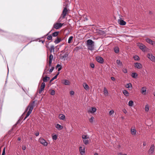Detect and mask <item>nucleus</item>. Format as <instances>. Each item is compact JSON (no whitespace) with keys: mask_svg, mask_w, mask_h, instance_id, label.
Returning a JSON list of instances; mask_svg holds the SVG:
<instances>
[{"mask_svg":"<svg viewBox=\"0 0 155 155\" xmlns=\"http://www.w3.org/2000/svg\"><path fill=\"white\" fill-rule=\"evenodd\" d=\"M35 101H33L32 102L30 103L28 106L27 109L25 110V112L28 110L24 119V120H25L31 113L33 109L34 108V106H35Z\"/></svg>","mask_w":155,"mask_h":155,"instance_id":"f257e3e1","label":"nucleus"},{"mask_svg":"<svg viewBox=\"0 0 155 155\" xmlns=\"http://www.w3.org/2000/svg\"><path fill=\"white\" fill-rule=\"evenodd\" d=\"M87 46L88 50L93 51L94 49V42L91 39H88L87 41Z\"/></svg>","mask_w":155,"mask_h":155,"instance_id":"f03ea898","label":"nucleus"},{"mask_svg":"<svg viewBox=\"0 0 155 155\" xmlns=\"http://www.w3.org/2000/svg\"><path fill=\"white\" fill-rule=\"evenodd\" d=\"M68 11V10L66 8H64L62 11L61 17L58 20V21L59 22H61L62 19L65 18Z\"/></svg>","mask_w":155,"mask_h":155,"instance_id":"7ed1b4c3","label":"nucleus"},{"mask_svg":"<svg viewBox=\"0 0 155 155\" xmlns=\"http://www.w3.org/2000/svg\"><path fill=\"white\" fill-rule=\"evenodd\" d=\"M63 23L56 22L54 24L53 28H55L56 29H58L62 27L63 25Z\"/></svg>","mask_w":155,"mask_h":155,"instance_id":"20e7f679","label":"nucleus"},{"mask_svg":"<svg viewBox=\"0 0 155 155\" xmlns=\"http://www.w3.org/2000/svg\"><path fill=\"white\" fill-rule=\"evenodd\" d=\"M38 141L41 144L45 146H47L48 145V142L42 138H40L38 140Z\"/></svg>","mask_w":155,"mask_h":155,"instance_id":"39448f33","label":"nucleus"},{"mask_svg":"<svg viewBox=\"0 0 155 155\" xmlns=\"http://www.w3.org/2000/svg\"><path fill=\"white\" fill-rule=\"evenodd\" d=\"M154 144H152L148 151V153L149 155H152L153 154L154 151Z\"/></svg>","mask_w":155,"mask_h":155,"instance_id":"423d86ee","label":"nucleus"},{"mask_svg":"<svg viewBox=\"0 0 155 155\" xmlns=\"http://www.w3.org/2000/svg\"><path fill=\"white\" fill-rule=\"evenodd\" d=\"M147 57L152 61L155 62V57L152 54H148Z\"/></svg>","mask_w":155,"mask_h":155,"instance_id":"0eeeda50","label":"nucleus"},{"mask_svg":"<svg viewBox=\"0 0 155 155\" xmlns=\"http://www.w3.org/2000/svg\"><path fill=\"white\" fill-rule=\"evenodd\" d=\"M96 61L101 64H102L104 62L103 58L101 57L98 56L96 57Z\"/></svg>","mask_w":155,"mask_h":155,"instance_id":"6e6552de","label":"nucleus"},{"mask_svg":"<svg viewBox=\"0 0 155 155\" xmlns=\"http://www.w3.org/2000/svg\"><path fill=\"white\" fill-rule=\"evenodd\" d=\"M134 67L138 69H140L142 68V65L140 63H136L134 64Z\"/></svg>","mask_w":155,"mask_h":155,"instance_id":"1a4fd4ad","label":"nucleus"},{"mask_svg":"<svg viewBox=\"0 0 155 155\" xmlns=\"http://www.w3.org/2000/svg\"><path fill=\"white\" fill-rule=\"evenodd\" d=\"M45 87V84L44 82H43L42 84L41 87V88L40 90L39 91V93L40 94H41L42 91L44 90Z\"/></svg>","mask_w":155,"mask_h":155,"instance_id":"9d476101","label":"nucleus"},{"mask_svg":"<svg viewBox=\"0 0 155 155\" xmlns=\"http://www.w3.org/2000/svg\"><path fill=\"white\" fill-rule=\"evenodd\" d=\"M96 111V109L95 107H92L89 109V110H88V113H93L95 112Z\"/></svg>","mask_w":155,"mask_h":155,"instance_id":"9b49d317","label":"nucleus"},{"mask_svg":"<svg viewBox=\"0 0 155 155\" xmlns=\"http://www.w3.org/2000/svg\"><path fill=\"white\" fill-rule=\"evenodd\" d=\"M61 83L65 85H69L70 84L69 81L66 79L62 80Z\"/></svg>","mask_w":155,"mask_h":155,"instance_id":"f8f14e48","label":"nucleus"},{"mask_svg":"<svg viewBox=\"0 0 155 155\" xmlns=\"http://www.w3.org/2000/svg\"><path fill=\"white\" fill-rule=\"evenodd\" d=\"M68 56V54L67 53H66L65 54H64L63 55H61V59L62 60H65L66 59H67V58Z\"/></svg>","mask_w":155,"mask_h":155,"instance_id":"ddd939ff","label":"nucleus"},{"mask_svg":"<svg viewBox=\"0 0 155 155\" xmlns=\"http://www.w3.org/2000/svg\"><path fill=\"white\" fill-rule=\"evenodd\" d=\"M146 41L147 43H148L152 45H154L155 44V43L154 41H153L150 39L148 38H146Z\"/></svg>","mask_w":155,"mask_h":155,"instance_id":"4468645a","label":"nucleus"},{"mask_svg":"<svg viewBox=\"0 0 155 155\" xmlns=\"http://www.w3.org/2000/svg\"><path fill=\"white\" fill-rule=\"evenodd\" d=\"M79 151L81 155H84L85 153L84 148H83L82 147H80L79 148Z\"/></svg>","mask_w":155,"mask_h":155,"instance_id":"2eb2a0df","label":"nucleus"},{"mask_svg":"<svg viewBox=\"0 0 155 155\" xmlns=\"http://www.w3.org/2000/svg\"><path fill=\"white\" fill-rule=\"evenodd\" d=\"M119 23L121 25H124L126 24V22L124 20L121 19H119L118 20Z\"/></svg>","mask_w":155,"mask_h":155,"instance_id":"dca6fc26","label":"nucleus"},{"mask_svg":"<svg viewBox=\"0 0 155 155\" xmlns=\"http://www.w3.org/2000/svg\"><path fill=\"white\" fill-rule=\"evenodd\" d=\"M53 58V56L52 54H51L49 57V66H51L52 63V60Z\"/></svg>","mask_w":155,"mask_h":155,"instance_id":"f3484780","label":"nucleus"},{"mask_svg":"<svg viewBox=\"0 0 155 155\" xmlns=\"http://www.w3.org/2000/svg\"><path fill=\"white\" fill-rule=\"evenodd\" d=\"M146 88L145 87H143L141 89V92L142 94L144 95L146 94Z\"/></svg>","mask_w":155,"mask_h":155,"instance_id":"a211bd4d","label":"nucleus"},{"mask_svg":"<svg viewBox=\"0 0 155 155\" xmlns=\"http://www.w3.org/2000/svg\"><path fill=\"white\" fill-rule=\"evenodd\" d=\"M139 47L140 49L142 50L143 51H144L146 46L142 44H140Z\"/></svg>","mask_w":155,"mask_h":155,"instance_id":"6ab92c4d","label":"nucleus"},{"mask_svg":"<svg viewBox=\"0 0 155 155\" xmlns=\"http://www.w3.org/2000/svg\"><path fill=\"white\" fill-rule=\"evenodd\" d=\"M58 117L60 120H65V117L64 115L62 114H60L59 115Z\"/></svg>","mask_w":155,"mask_h":155,"instance_id":"aec40b11","label":"nucleus"},{"mask_svg":"<svg viewBox=\"0 0 155 155\" xmlns=\"http://www.w3.org/2000/svg\"><path fill=\"white\" fill-rule=\"evenodd\" d=\"M130 132L131 134L133 135H136V131L135 129H132V128L130 130Z\"/></svg>","mask_w":155,"mask_h":155,"instance_id":"412c9836","label":"nucleus"},{"mask_svg":"<svg viewBox=\"0 0 155 155\" xmlns=\"http://www.w3.org/2000/svg\"><path fill=\"white\" fill-rule=\"evenodd\" d=\"M103 92L104 93V94L105 96H107L108 94V92L107 88L104 87V88Z\"/></svg>","mask_w":155,"mask_h":155,"instance_id":"4be33fe9","label":"nucleus"},{"mask_svg":"<svg viewBox=\"0 0 155 155\" xmlns=\"http://www.w3.org/2000/svg\"><path fill=\"white\" fill-rule=\"evenodd\" d=\"M123 94L127 97H128L129 96V93L128 91L126 90H123Z\"/></svg>","mask_w":155,"mask_h":155,"instance_id":"5701e85b","label":"nucleus"},{"mask_svg":"<svg viewBox=\"0 0 155 155\" xmlns=\"http://www.w3.org/2000/svg\"><path fill=\"white\" fill-rule=\"evenodd\" d=\"M83 87L86 90H88L89 89V87L88 85L86 83H84L83 84Z\"/></svg>","mask_w":155,"mask_h":155,"instance_id":"b1692460","label":"nucleus"},{"mask_svg":"<svg viewBox=\"0 0 155 155\" xmlns=\"http://www.w3.org/2000/svg\"><path fill=\"white\" fill-rule=\"evenodd\" d=\"M50 78L49 77H48L47 76H45V77L43 78V82H46L48 81L49 79Z\"/></svg>","mask_w":155,"mask_h":155,"instance_id":"393cba45","label":"nucleus"},{"mask_svg":"<svg viewBox=\"0 0 155 155\" xmlns=\"http://www.w3.org/2000/svg\"><path fill=\"white\" fill-rule=\"evenodd\" d=\"M56 127L58 130H61L62 129L63 127L59 124H57L55 126Z\"/></svg>","mask_w":155,"mask_h":155,"instance_id":"a878e982","label":"nucleus"},{"mask_svg":"<svg viewBox=\"0 0 155 155\" xmlns=\"http://www.w3.org/2000/svg\"><path fill=\"white\" fill-rule=\"evenodd\" d=\"M61 39L58 38H57V39L55 40L54 42L56 44H57L59 43L61 41Z\"/></svg>","mask_w":155,"mask_h":155,"instance_id":"bb28decb","label":"nucleus"},{"mask_svg":"<svg viewBox=\"0 0 155 155\" xmlns=\"http://www.w3.org/2000/svg\"><path fill=\"white\" fill-rule=\"evenodd\" d=\"M114 51L115 53H117L119 52V48L117 47H115L114 48Z\"/></svg>","mask_w":155,"mask_h":155,"instance_id":"cd10ccee","label":"nucleus"},{"mask_svg":"<svg viewBox=\"0 0 155 155\" xmlns=\"http://www.w3.org/2000/svg\"><path fill=\"white\" fill-rule=\"evenodd\" d=\"M73 37L72 36H70L68 40V44H70L71 43L72 41L73 40Z\"/></svg>","mask_w":155,"mask_h":155,"instance_id":"c85d7f7f","label":"nucleus"},{"mask_svg":"<svg viewBox=\"0 0 155 155\" xmlns=\"http://www.w3.org/2000/svg\"><path fill=\"white\" fill-rule=\"evenodd\" d=\"M137 76V74L136 73H133L131 74V76L134 78H136Z\"/></svg>","mask_w":155,"mask_h":155,"instance_id":"c756f323","label":"nucleus"},{"mask_svg":"<svg viewBox=\"0 0 155 155\" xmlns=\"http://www.w3.org/2000/svg\"><path fill=\"white\" fill-rule=\"evenodd\" d=\"M117 63L119 66H122V64L121 62L119 60H117Z\"/></svg>","mask_w":155,"mask_h":155,"instance_id":"7c9ffc66","label":"nucleus"},{"mask_svg":"<svg viewBox=\"0 0 155 155\" xmlns=\"http://www.w3.org/2000/svg\"><path fill=\"white\" fill-rule=\"evenodd\" d=\"M83 140V141L84 143L85 144H87L89 143V141L88 140V138L84 139V140Z\"/></svg>","mask_w":155,"mask_h":155,"instance_id":"2f4dec72","label":"nucleus"},{"mask_svg":"<svg viewBox=\"0 0 155 155\" xmlns=\"http://www.w3.org/2000/svg\"><path fill=\"white\" fill-rule=\"evenodd\" d=\"M59 33V31H55L52 34V36L54 37H56L58 35Z\"/></svg>","mask_w":155,"mask_h":155,"instance_id":"473e14b6","label":"nucleus"},{"mask_svg":"<svg viewBox=\"0 0 155 155\" xmlns=\"http://www.w3.org/2000/svg\"><path fill=\"white\" fill-rule=\"evenodd\" d=\"M149 106L148 104H147L145 107V110L146 111H148L149 110Z\"/></svg>","mask_w":155,"mask_h":155,"instance_id":"72a5a7b5","label":"nucleus"},{"mask_svg":"<svg viewBox=\"0 0 155 155\" xmlns=\"http://www.w3.org/2000/svg\"><path fill=\"white\" fill-rule=\"evenodd\" d=\"M134 102L132 101H129L128 103V105L130 106H132L133 105Z\"/></svg>","mask_w":155,"mask_h":155,"instance_id":"f704fd0d","label":"nucleus"},{"mask_svg":"<svg viewBox=\"0 0 155 155\" xmlns=\"http://www.w3.org/2000/svg\"><path fill=\"white\" fill-rule=\"evenodd\" d=\"M54 46L53 45H52L51 47V48L50 49V52H52V51L53 52L54 51Z\"/></svg>","mask_w":155,"mask_h":155,"instance_id":"c9c22d12","label":"nucleus"},{"mask_svg":"<svg viewBox=\"0 0 155 155\" xmlns=\"http://www.w3.org/2000/svg\"><path fill=\"white\" fill-rule=\"evenodd\" d=\"M134 60L138 61L139 59V57L137 55H135L134 57Z\"/></svg>","mask_w":155,"mask_h":155,"instance_id":"e433bc0d","label":"nucleus"},{"mask_svg":"<svg viewBox=\"0 0 155 155\" xmlns=\"http://www.w3.org/2000/svg\"><path fill=\"white\" fill-rule=\"evenodd\" d=\"M126 87L127 88L132 87V84L130 83L126 85Z\"/></svg>","mask_w":155,"mask_h":155,"instance_id":"4c0bfd02","label":"nucleus"},{"mask_svg":"<svg viewBox=\"0 0 155 155\" xmlns=\"http://www.w3.org/2000/svg\"><path fill=\"white\" fill-rule=\"evenodd\" d=\"M88 138V137H87V135H83L82 136V138L83 139V140H84V139H86Z\"/></svg>","mask_w":155,"mask_h":155,"instance_id":"58836bf2","label":"nucleus"},{"mask_svg":"<svg viewBox=\"0 0 155 155\" xmlns=\"http://www.w3.org/2000/svg\"><path fill=\"white\" fill-rule=\"evenodd\" d=\"M57 136L56 135H53L52 137V138L53 140H55L57 139Z\"/></svg>","mask_w":155,"mask_h":155,"instance_id":"ea45409f","label":"nucleus"},{"mask_svg":"<svg viewBox=\"0 0 155 155\" xmlns=\"http://www.w3.org/2000/svg\"><path fill=\"white\" fill-rule=\"evenodd\" d=\"M5 147L3 150L2 151V155H5Z\"/></svg>","mask_w":155,"mask_h":155,"instance_id":"a19ab883","label":"nucleus"},{"mask_svg":"<svg viewBox=\"0 0 155 155\" xmlns=\"http://www.w3.org/2000/svg\"><path fill=\"white\" fill-rule=\"evenodd\" d=\"M52 38V37L51 35H50L47 37V39L48 40H50Z\"/></svg>","mask_w":155,"mask_h":155,"instance_id":"79ce46f5","label":"nucleus"},{"mask_svg":"<svg viewBox=\"0 0 155 155\" xmlns=\"http://www.w3.org/2000/svg\"><path fill=\"white\" fill-rule=\"evenodd\" d=\"M50 94L51 95H54L55 94L54 91V90H52Z\"/></svg>","mask_w":155,"mask_h":155,"instance_id":"37998d69","label":"nucleus"},{"mask_svg":"<svg viewBox=\"0 0 155 155\" xmlns=\"http://www.w3.org/2000/svg\"><path fill=\"white\" fill-rule=\"evenodd\" d=\"M122 71L125 73H127V70L126 68L123 69Z\"/></svg>","mask_w":155,"mask_h":155,"instance_id":"c03bdc74","label":"nucleus"},{"mask_svg":"<svg viewBox=\"0 0 155 155\" xmlns=\"http://www.w3.org/2000/svg\"><path fill=\"white\" fill-rule=\"evenodd\" d=\"M114 112L113 110H111L109 112V114L111 115L114 114Z\"/></svg>","mask_w":155,"mask_h":155,"instance_id":"a18cd8bd","label":"nucleus"},{"mask_svg":"<svg viewBox=\"0 0 155 155\" xmlns=\"http://www.w3.org/2000/svg\"><path fill=\"white\" fill-rule=\"evenodd\" d=\"M94 118L93 117H91L90 119H89L90 122H91V123L93 122V120H94Z\"/></svg>","mask_w":155,"mask_h":155,"instance_id":"49530a36","label":"nucleus"},{"mask_svg":"<svg viewBox=\"0 0 155 155\" xmlns=\"http://www.w3.org/2000/svg\"><path fill=\"white\" fill-rule=\"evenodd\" d=\"M57 78V76H54V77H53L50 81V82H51L53 81L55 79H56Z\"/></svg>","mask_w":155,"mask_h":155,"instance_id":"de8ad7c7","label":"nucleus"},{"mask_svg":"<svg viewBox=\"0 0 155 155\" xmlns=\"http://www.w3.org/2000/svg\"><path fill=\"white\" fill-rule=\"evenodd\" d=\"M54 67H52L50 69V70H49V72L50 73H51V72L53 71L54 70Z\"/></svg>","mask_w":155,"mask_h":155,"instance_id":"09e8293b","label":"nucleus"},{"mask_svg":"<svg viewBox=\"0 0 155 155\" xmlns=\"http://www.w3.org/2000/svg\"><path fill=\"white\" fill-rule=\"evenodd\" d=\"M70 93L71 95H73L74 94V92L73 91H71Z\"/></svg>","mask_w":155,"mask_h":155,"instance_id":"8fccbe9b","label":"nucleus"},{"mask_svg":"<svg viewBox=\"0 0 155 155\" xmlns=\"http://www.w3.org/2000/svg\"><path fill=\"white\" fill-rule=\"evenodd\" d=\"M91 67L92 68H94V65L93 64H91Z\"/></svg>","mask_w":155,"mask_h":155,"instance_id":"3c124183","label":"nucleus"},{"mask_svg":"<svg viewBox=\"0 0 155 155\" xmlns=\"http://www.w3.org/2000/svg\"><path fill=\"white\" fill-rule=\"evenodd\" d=\"M22 149L23 150H25L26 149V147L25 146H23L22 147Z\"/></svg>","mask_w":155,"mask_h":155,"instance_id":"603ef678","label":"nucleus"},{"mask_svg":"<svg viewBox=\"0 0 155 155\" xmlns=\"http://www.w3.org/2000/svg\"><path fill=\"white\" fill-rule=\"evenodd\" d=\"M60 67H61V65L60 64H58L56 65V68H59Z\"/></svg>","mask_w":155,"mask_h":155,"instance_id":"864d4df0","label":"nucleus"},{"mask_svg":"<svg viewBox=\"0 0 155 155\" xmlns=\"http://www.w3.org/2000/svg\"><path fill=\"white\" fill-rule=\"evenodd\" d=\"M111 79L112 81H114L115 80V78L114 77H111Z\"/></svg>","mask_w":155,"mask_h":155,"instance_id":"5fc2aeb1","label":"nucleus"},{"mask_svg":"<svg viewBox=\"0 0 155 155\" xmlns=\"http://www.w3.org/2000/svg\"><path fill=\"white\" fill-rule=\"evenodd\" d=\"M146 145V143L145 142H143V145L144 146H145Z\"/></svg>","mask_w":155,"mask_h":155,"instance_id":"6e6d98bb","label":"nucleus"},{"mask_svg":"<svg viewBox=\"0 0 155 155\" xmlns=\"http://www.w3.org/2000/svg\"><path fill=\"white\" fill-rule=\"evenodd\" d=\"M39 135V132H37V133H36L35 134V135L36 136H38Z\"/></svg>","mask_w":155,"mask_h":155,"instance_id":"4d7b16f0","label":"nucleus"},{"mask_svg":"<svg viewBox=\"0 0 155 155\" xmlns=\"http://www.w3.org/2000/svg\"><path fill=\"white\" fill-rule=\"evenodd\" d=\"M61 67H60L58 69V71H59L61 70Z\"/></svg>","mask_w":155,"mask_h":155,"instance_id":"13d9d810","label":"nucleus"},{"mask_svg":"<svg viewBox=\"0 0 155 155\" xmlns=\"http://www.w3.org/2000/svg\"><path fill=\"white\" fill-rule=\"evenodd\" d=\"M99 32H100V33H101V32H102L103 33H102L103 34H104V31H99Z\"/></svg>","mask_w":155,"mask_h":155,"instance_id":"bf43d9fd","label":"nucleus"},{"mask_svg":"<svg viewBox=\"0 0 155 155\" xmlns=\"http://www.w3.org/2000/svg\"><path fill=\"white\" fill-rule=\"evenodd\" d=\"M60 73V72H58L57 74L56 75H55V76H56L57 77V76L59 75V74Z\"/></svg>","mask_w":155,"mask_h":155,"instance_id":"052dcab7","label":"nucleus"},{"mask_svg":"<svg viewBox=\"0 0 155 155\" xmlns=\"http://www.w3.org/2000/svg\"><path fill=\"white\" fill-rule=\"evenodd\" d=\"M46 73V69L44 70L43 74H44Z\"/></svg>","mask_w":155,"mask_h":155,"instance_id":"680f3d73","label":"nucleus"},{"mask_svg":"<svg viewBox=\"0 0 155 155\" xmlns=\"http://www.w3.org/2000/svg\"><path fill=\"white\" fill-rule=\"evenodd\" d=\"M94 155H98L97 153H95L94 154Z\"/></svg>","mask_w":155,"mask_h":155,"instance_id":"e2e57ef3","label":"nucleus"},{"mask_svg":"<svg viewBox=\"0 0 155 155\" xmlns=\"http://www.w3.org/2000/svg\"><path fill=\"white\" fill-rule=\"evenodd\" d=\"M18 140H21V138L20 137H18Z\"/></svg>","mask_w":155,"mask_h":155,"instance_id":"0e129e2a","label":"nucleus"},{"mask_svg":"<svg viewBox=\"0 0 155 155\" xmlns=\"http://www.w3.org/2000/svg\"><path fill=\"white\" fill-rule=\"evenodd\" d=\"M119 154H120V155H123V153H119Z\"/></svg>","mask_w":155,"mask_h":155,"instance_id":"69168bd1","label":"nucleus"},{"mask_svg":"<svg viewBox=\"0 0 155 155\" xmlns=\"http://www.w3.org/2000/svg\"><path fill=\"white\" fill-rule=\"evenodd\" d=\"M123 155H127L126 154H124Z\"/></svg>","mask_w":155,"mask_h":155,"instance_id":"338daca9","label":"nucleus"},{"mask_svg":"<svg viewBox=\"0 0 155 155\" xmlns=\"http://www.w3.org/2000/svg\"><path fill=\"white\" fill-rule=\"evenodd\" d=\"M49 33H50V32H49L48 33V34L46 35H48L49 34Z\"/></svg>","mask_w":155,"mask_h":155,"instance_id":"774afa93","label":"nucleus"}]
</instances>
